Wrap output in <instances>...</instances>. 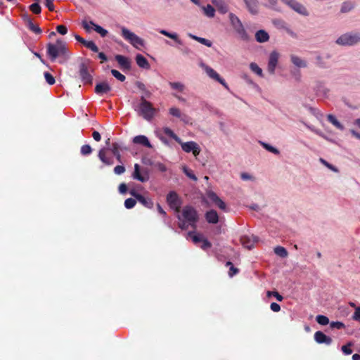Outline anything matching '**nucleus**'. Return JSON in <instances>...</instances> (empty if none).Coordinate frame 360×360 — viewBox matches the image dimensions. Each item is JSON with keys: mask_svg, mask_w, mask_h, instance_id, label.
Wrapping results in <instances>:
<instances>
[{"mask_svg": "<svg viewBox=\"0 0 360 360\" xmlns=\"http://www.w3.org/2000/svg\"><path fill=\"white\" fill-rule=\"evenodd\" d=\"M136 200H136L134 198H131L126 199L125 201H124V206H125V207L127 209H131V208H133L136 205Z\"/></svg>", "mask_w": 360, "mask_h": 360, "instance_id": "c03bdc74", "label": "nucleus"}, {"mask_svg": "<svg viewBox=\"0 0 360 360\" xmlns=\"http://www.w3.org/2000/svg\"><path fill=\"white\" fill-rule=\"evenodd\" d=\"M188 236L191 238L193 242L197 244L202 240V236L201 234H195L194 231H189Z\"/></svg>", "mask_w": 360, "mask_h": 360, "instance_id": "e433bc0d", "label": "nucleus"}, {"mask_svg": "<svg viewBox=\"0 0 360 360\" xmlns=\"http://www.w3.org/2000/svg\"><path fill=\"white\" fill-rule=\"evenodd\" d=\"M132 177L142 183L146 182L149 180V174L147 172L141 174L140 172V166L139 164L134 165V171L132 174Z\"/></svg>", "mask_w": 360, "mask_h": 360, "instance_id": "2eb2a0df", "label": "nucleus"}, {"mask_svg": "<svg viewBox=\"0 0 360 360\" xmlns=\"http://www.w3.org/2000/svg\"><path fill=\"white\" fill-rule=\"evenodd\" d=\"M115 58L123 71L131 70V60L128 58L122 55H116Z\"/></svg>", "mask_w": 360, "mask_h": 360, "instance_id": "ddd939ff", "label": "nucleus"}, {"mask_svg": "<svg viewBox=\"0 0 360 360\" xmlns=\"http://www.w3.org/2000/svg\"><path fill=\"white\" fill-rule=\"evenodd\" d=\"M255 39L257 41L264 43L269 39V35L265 30H260L255 33Z\"/></svg>", "mask_w": 360, "mask_h": 360, "instance_id": "a878e982", "label": "nucleus"}, {"mask_svg": "<svg viewBox=\"0 0 360 360\" xmlns=\"http://www.w3.org/2000/svg\"><path fill=\"white\" fill-rule=\"evenodd\" d=\"M331 328L342 329L345 328V324L340 321H333L330 323Z\"/></svg>", "mask_w": 360, "mask_h": 360, "instance_id": "4d7b16f0", "label": "nucleus"}, {"mask_svg": "<svg viewBox=\"0 0 360 360\" xmlns=\"http://www.w3.org/2000/svg\"><path fill=\"white\" fill-rule=\"evenodd\" d=\"M226 266H229V276L230 277H233L239 272V269L238 268H236L233 266V263L231 262H227L226 263Z\"/></svg>", "mask_w": 360, "mask_h": 360, "instance_id": "4c0bfd02", "label": "nucleus"}, {"mask_svg": "<svg viewBox=\"0 0 360 360\" xmlns=\"http://www.w3.org/2000/svg\"><path fill=\"white\" fill-rule=\"evenodd\" d=\"M354 8V5L350 2H344L341 7L342 13H347L350 11Z\"/></svg>", "mask_w": 360, "mask_h": 360, "instance_id": "de8ad7c7", "label": "nucleus"}, {"mask_svg": "<svg viewBox=\"0 0 360 360\" xmlns=\"http://www.w3.org/2000/svg\"><path fill=\"white\" fill-rule=\"evenodd\" d=\"M245 6L248 11L253 15L258 13V1L257 0H244Z\"/></svg>", "mask_w": 360, "mask_h": 360, "instance_id": "aec40b11", "label": "nucleus"}, {"mask_svg": "<svg viewBox=\"0 0 360 360\" xmlns=\"http://www.w3.org/2000/svg\"><path fill=\"white\" fill-rule=\"evenodd\" d=\"M163 132L170 138L173 139L176 142L178 143H181V139L177 136L175 133L169 127H165L163 128Z\"/></svg>", "mask_w": 360, "mask_h": 360, "instance_id": "2f4dec72", "label": "nucleus"}, {"mask_svg": "<svg viewBox=\"0 0 360 360\" xmlns=\"http://www.w3.org/2000/svg\"><path fill=\"white\" fill-rule=\"evenodd\" d=\"M138 201L146 208L152 209L153 207L154 202L150 198H146L141 195L139 196Z\"/></svg>", "mask_w": 360, "mask_h": 360, "instance_id": "bb28decb", "label": "nucleus"}, {"mask_svg": "<svg viewBox=\"0 0 360 360\" xmlns=\"http://www.w3.org/2000/svg\"><path fill=\"white\" fill-rule=\"evenodd\" d=\"M230 22L233 28L235 30L243 25L241 20L233 13H230L229 15Z\"/></svg>", "mask_w": 360, "mask_h": 360, "instance_id": "cd10ccee", "label": "nucleus"}, {"mask_svg": "<svg viewBox=\"0 0 360 360\" xmlns=\"http://www.w3.org/2000/svg\"><path fill=\"white\" fill-rule=\"evenodd\" d=\"M314 340L319 344L330 345L332 343V338L325 335L321 331H316L314 333Z\"/></svg>", "mask_w": 360, "mask_h": 360, "instance_id": "dca6fc26", "label": "nucleus"}, {"mask_svg": "<svg viewBox=\"0 0 360 360\" xmlns=\"http://www.w3.org/2000/svg\"><path fill=\"white\" fill-rule=\"evenodd\" d=\"M182 216L193 229H196V223L198 220V214L195 208L191 206H186L183 209Z\"/></svg>", "mask_w": 360, "mask_h": 360, "instance_id": "20e7f679", "label": "nucleus"}, {"mask_svg": "<svg viewBox=\"0 0 360 360\" xmlns=\"http://www.w3.org/2000/svg\"><path fill=\"white\" fill-rule=\"evenodd\" d=\"M352 319L360 322V307H356V310L352 316Z\"/></svg>", "mask_w": 360, "mask_h": 360, "instance_id": "0e129e2a", "label": "nucleus"}, {"mask_svg": "<svg viewBox=\"0 0 360 360\" xmlns=\"http://www.w3.org/2000/svg\"><path fill=\"white\" fill-rule=\"evenodd\" d=\"M133 143L135 144H139V145L143 146L148 148H151L153 147L151 143H150L148 139L144 135L136 136L133 139Z\"/></svg>", "mask_w": 360, "mask_h": 360, "instance_id": "6ab92c4d", "label": "nucleus"}, {"mask_svg": "<svg viewBox=\"0 0 360 360\" xmlns=\"http://www.w3.org/2000/svg\"><path fill=\"white\" fill-rule=\"evenodd\" d=\"M111 74L120 82H124V80L126 79L125 76L117 70H111Z\"/></svg>", "mask_w": 360, "mask_h": 360, "instance_id": "a18cd8bd", "label": "nucleus"}, {"mask_svg": "<svg viewBox=\"0 0 360 360\" xmlns=\"http://www.w3.org/2000/svg\"><path fill=\"white\" fill-rule=\"evenodd\" d=\"M316 320L320 325L326 326L329 323V319L327 316L323 315H318Z\"/></svg>", "mask_w": 360, "mask_h": 360, "instance_id": "37998d69", "label": "nucleus"}, {"mask_svg": "<svg viewBox=\"0 0 360 360\" xmlns=\"http://www.w3.org/2000/svg\"><path fill=\"white\" fill-rule=\"evenodd\" d=\"M30 10L34 14H39L41 11L40 5L38 3H34L30 6Z\"/></svg>", "mask_w": 360, "mask_h": 360, "instance_id": "8fccbe9b", "label": "nucleus"}, {"mask_svg": "<svg viewBox=\"0 0 360 360\" xmlns=\"http://www.w3.org/2000/svg\"><path fill=\"white\" fill-rule=\"evenodd\" d=\"M80 153L82 155H89L92 153V148L90 145L85 144L81 147Z\"/></svg>", "mask_w": 360, "mask_h": 360, "instance_id": "a19ab883", "label": "nucleus"}, {"mask_svg": "<svg viewBox=\"0 0 360 360\" xmlns=\"http://www.w3.org/2000/svg\"><path fill=\"white\" fill-rule=\"evenodd\" d=\"M291 62L298 68H305L307 67V63L302 60L300 57L297 56H291Z\"/></svg>", "mask_w": 360, "mask_h": 360, "instance_id": "7c9ffc66", "label": "nucleus"}, {"mask_svg": "<svg viewBox=\"0 0 360 360\" xmlns=\"http://www.w3.org/2000/svg\"><path fill=\"white\" fill-rule=\"evenodd\" d=\"M284 4L288 5L292 10L302 15H308V12L306 8L295 0H281Z\"/></svg>", "mask_w": 360, "mask_h": 360, "instance_id": "0eeeda50", "label": "nucleus"}, {"mask_svg": "<svg viewBox=\"0 0 360 360\" xmlns=\"http://www.w3.org/2000/svg\"><path fill=\"white\" fill-rule=\"evenodd\" d=\"M84 46L94 52H98V48L93 41H86Z\"/></svg>", "mask_w": 360, "mask_h": 360, "instance_id": "49530a36", "label": "nucleus"}, {"mask_svg": "<svg viewBox=\"0 0 360 360\" xmlns=\"http://www.w3.org/2000/svg\"><path fill=\"white\" fill-rule=\"evenodd\" d=\"M169 86L172 89L178 90L181 92L184 89V86L180 82H169Z\"/></svg>", "mask_w": 360, "mask_h": 360, "instance_id": "603ef678", "label": "nucleus"}, {"mask_svg": "<svg viewBox=\"0 0 360 360\" xmlns=\"http://www.w3.org/2000/svg\"><path fill=\"white\" fill-rule=\"evenodd\" d=\"M123 149L127 150L126 148H122L119 143H113L112 144L111 152L115 155L116 160L119 162H122V156L120 154V150Z\"/></svg>", "mask_w": 360, "mask_h": 360, "instance_id": "4be33fe9", "label": "nucleus"}, {"mask_svg": "<svg viewBox=\"0 0 360 360\" xmlns=\"http://www.w3.org/2000/svg\"><path fill=\"white\" fill-rule=\"evenodd\" d=\"M183 172L184 173L191 179L193 180V181H197L198 179L196 177V176L193 174V171L188 168L187 167L184 166L183 167Z\"/></svg>", "mask_w": 360, "mask_h": 360, "instance_id": "ea45409f", "label": "nucleus"}, {"mask_svg": "<svg viewBox=\"0 0 360 360\" xmlns=\"http://www.w3.org/2000/svg\"><path fill=\"white\" fill-rule=\"evenodd\" d=\"M274 252L278 256L285 258L288 256V251L282 246H277L274 248Z\"/></svg>", "mask_w": 360, "mask_h": 360, "instance_id": "c9c22d12", "label": "nucleus"}, {"mask_svg": "<svg viewBox=\"0 0 360 360\" xmlns=\"http://www.w3.org/2000/svg\"><path fill=\"white\" fill-rule=\"evenodd\" d=\"M135 110L138 112L139 115L148 121H150L157 112V109L153 108L152 103L148 101L144 96H141L140 103L138 108H135Z\"/></svg>", "mask_w": 360, "mask_h": 360, "instance_id": "f03ea898", "label": "nucleus"}, {"mask_svg": "<svg viewBox=\"0 0 360 360\" xmlns=\"http://www.w3.org/2000/svg\"><path fill=\"white\" fill-rule=\"evenodd\" d=\"M107 150L105 148L100 149L98 157L105 165L110 166L113 165L114 162L112 158L107 157Z\"/></svg>", "mask_w": 360, "mask_h": 360, "instance_id": "f3484780", "label": "nucleus"}, {"mask_svg": "<svg viewBox=\"0 0 360 360\" xmlns=\"http://www.w3.org/2000/svg\"><path fill=\"white\" fill-rule=\"evenodd\" d=\"M91 25L94 27V30L98 34H101V37H104L107 35L108 31L101 27L100 25H98L95 24L93 21H90Z\"/></svg>", "mask_w": 360, "mask_h": 360, "instance_id": "f704fd0d", "label": "nucleus"}, {"mask_svg": "<svg viewBox=\"0 0 360 360\" xmlns=\"http://www.w3.org/2000/svg\"><path fill=\"white\" fill-rule=\"evenodd\" d=\"M360 41V33H346L336 40V43L342 46H353Z\"/></svg>", "mask_w": 360, "mask_h": 360, "instance_id": "7ed1b4c3", "label": "nucleus"}, {"mask_svg": "<svg viewBox=\"0 0 360 360\" xmlns=\"http://www.w3.org/2000/svg\"><path fill=\"white\" fill-rule=\"evenodd\" d=\"M319 161L324 165L326 166V167H328L329 169L332 170L333 172H338L339 170L338 169L333 166V165L330 164L329 162H328L326 160L323 159V158H320Z\"/></svg>", "mask_w": 360, "mask_h": 360, "instance_id": "3c124183", "label": "nucleus"}, {"mask_svg": "<svg viewBox=\"0 0 360 360\" xmlns=\"http://www.w3.org/2000/svg\"><path fill=\"white\" fill-rule=\"evenodd\" d=\"M167 202L172 209L179 212L181 201L175 191H170L167 195Z\"/></svg>", "mask_w": 360, "mask_h": 360, "instance_id": "423d86ee", "label": "nucleus"}, {"mask_svg": "<svg viewBox=\"0 0 360 360\" xmlns=\"http://www.w3.org/2000/svg\"><path fill=\"white\" fill-rule=\"evenodd\" d=\"M44 75V78L46 79V82L49 85H53L55 84L56 79H55L54 77L51 73H49L48 72H45Z\"/></svg>", "mask_w": 360, "mask_h": 360, "instance_id": "09e8293b", "label": "nucleus"}, {"mask_svg": "<svg viewBox=\"0 0 360 360\" xmlns=\"http://www.w3.org/2000/svg\"><path fill=\"white\" fill-rule=\"evenodd\" d=\"M56 30L62 35H65L68 32V28L63 25H59L56 27Z\"/></svg>", "mask_w": 360, "mask_h": 360, "instance_id": "bf43d9fd", "label": "nucleus"}, {"mask_svg": "<svg viewBox=\"0 0 360 360\" xmlns=\"http://www.w3.org/2000/svg\"><path fill=\"white\" fill-rule=\"evenodd\" d=\"M46 53L51 61H56L58 58L60 63H65L70 58L67 45L62 39H57L54 44L49 43Z\"/></svg>", "mask_w": 360, "mask_h": 360, "instance_id": "f257e3e1", "label": "nucleus"}, {"mask_svg": "<svg viewBox=\"0 0 360 360\" xmlns=\"http://www.w3.org/2000/svg\"><path fill=\"white\" fill-rule=\"evenodd\" d=\"M111 91V87L108 84V82H103L101 83H98L95 86V92L97 94H107L108 92Z\"/></svg>", "mask_w": 360, "mask_h": 360, "instance_id": "412c9836", "label": "nucleus"}, {"mask_svg": "<svg viewBox=\"0 0 360 360\" xmlns=\"http://www.w3.org/2000/svg\"><path fill=\"white\" fill-rule=\"evenodd\" d=\"M271 309L274 312H278L281 310V307L276 302H272L270 305Z\"/></svg>", "mask_w": 360, "mask_h": 360, "instance_id": "774afa93", "label": "nucleus"}, {"mask_svg": "<svg viewBox=\"0 0 360 360\" xmlns=\"http://www.w3.org/2000/svg\"><path fill=\"white\" fill-rule=\"evenodd\" d=\"M234 30L242 40H243V41L249 40V36H248L243 25H242L239 27L235 29Z\"/></svg>", "mask_w": 360, "mask_h": 360, "instance_id": "c756f323", "label": "nucleus"}, {"mask_svg": "<svg viewBox=\"0 0 360 360\" xmlns=\"http://www.w3.org/2000/svg\"><path fill=\"white\" fill-rule=\"evenodd\" d=\"M266 295L269 297L271 296H274L279 302L282 301L283 299V296L280 295L277 291H267Z\"/></svg>", "mask_w": 360, "mask_h": 360, "instance_id": "6e6d98bb", "label": "nucleus"}, {"mask_svg": "<svg viewBox=\"0 0 360 360\" xmlns=\"http://www.w3.org/2000/svg\"><path fill=\"white\" fill-rule=\"evenodd\" d=\"M262 145L268 151L271 152V153H273L274 154H276V155L279 154V150L277 148L270 146L269 144L266 143H262Z\"/></svg>", "mask_w": 360, "mask_h": 360, "instance_id": "5fc2aeb1", "label": "nucleus"}, {"mask_svg": "<svg viewBox=\"0 0 360 360\" xmlns=\"http://www.w3.org/2000/svg\"><path fill=\"white\" fill-rule=\"evenodd\" d=\"M79 75L84 84H92L93 77L89 74L87 66L84 63L79 65Z\"/></svg>", "mask_w": 360, "mask_h": 360, "instance_id": "9d476101", "label": "nucleus"}, {"mask_svg": "<svg viewBox=\"0 0 360 360\" xmlns=\"http://www.w3.org/2000/svg\"><path fill=\"white\" fill-rule=\"evenodd\" d=\"M169 114L174 117H181L182 113L181 112V110L175 107L171 108L169 110Z\"/></svg>", "mask_w": 360, "mask_h": 360, "instance_id": "864d4df0", "label": "nucleus"}, {"mask_svg": "<svg viewBox=\"0 0 360 360\" xmlns=\"http://www.w3.org/2000/svg\"><path fill=\"white\" fill-rule=\"evenodd\" d=\"M25 21L27 28L30 31L34 32L35 34H38L41 33V32H42L41 29L37 25L34 24V22H32V20L30 17L27 16L25 18Z\"/></svg>", "mask_w": 360, "mask_h": 360, "instance_id": "5701e85b", "label": "nucleus"}, {"mask_svg": "<svg viewBox=\"0 0 360 360\" xmlns=\"http://www.w3.org/2000/svg\"><path fill=\"white\" fill-rule=\"evenodd\" d=\"M122 36L136 49L144 45V41L141 38L124 27H122Z\"/></svg>", "mask_w": 360, "mask_h": 360, "instance_id": "39448f33", "label": "nucleus"}, {"mask_svg": "<svg viewBox=\"0 0 360 360\" xmlns=\"http://www.w3.org/2000/svg\"><path fill=\"white\" fill-rule=\"evenodd\" d=\"M155 167L156 169H158L159 171H160L162 172H165L167 169V168L165 166V165H164L163 163H161V162H157L155 165Z\"/></svg>", "mask_w": 360, "mask_h": 360, "instance_id": "69168bd1", "label": "nucleus"}, {"mask_svg": "<svg viewBox=\"0 0 360 360\" xmlns=\"http://www.w3.org/2000/svg\"><path fill=\"white\" fill-rule=\"evenodd\" d=\"M136 62L137 65L142 68L148 70L150 66L147 59L141 54H137L136 56Z\"/></svg>", "mask_w": 360, "mask_h": 360, "instance_id": "393cba45", "label": "nucleus"}, {"mask_svg": "<svg viewBox=\"0 0 360 360\" xmlns=\"http://www.w3.org/2000/svg\"><path fill=\"white\" fill-rule=\"evenodd\" d=\"M207 198L214 204L216 207L223 211H226V203L212 191H208L206 193Z\"/></svg>", "mask_w": 360, "mask_h": 360, "instance_id": "6e6552de", "label": "nucleus"}, {"mask_svg": "<svg viewBox=\"0 0 360 360\" xmlns=\"http://www.w3.org/2000/svg\"><path fill=\"white\" fill-rule=\"evenodd\" d=\"M205 218L209 224H217L219 221V215L216 210H210L205 214Z\"/></svg>", "mask_w": 360, "mask_h": 360, "instance_id": "a211bd4d", "label": "nucleus"}, {"mask_svg": "<svg viewBox=\"0 0 360 360\" xmlns=\"http://www.w3.org/2000/svg\"><path fill=\"white\" fill-rule=\"evenodd\" d=\"M82 27L86 30L87 32H90L92 27H94L91 23L90 21L88 22L86 20H83L82 22Z\"/></svg>", "mask_w": 360, "mask_h": 360, "instance_id": "052dcab7", "label": "nucleus"}, {"mask_svg": "<svg viewBox=\"0 0 360 360\" xmlns=\"http://www.w3.org/2000/svg\"><path fill=\"white\" fill-rule=\"evenodd\" d=\"M258 241V239L257 237L254 236L253 235L251 236H242L240 237V242L243 246L247 249L250 250L253 248L254 244Z\"/></svg>", "mask_w": 360, "mask_h": 360, "instance_id": "4468645a", "label": "nucleus"}, {"mask_svg": "<svg viewBox=\"0 0 360 360\" xmlns=\"http://www.w3.org/2000/svg\"><path fill=\"white\" fill-rule=\"evenodd\" d=\"M179 144L181 145V148L184 151H185L186 153L192 152L195 156L198 155L200 152V148L199 146L194 141H188L186 143H183L181 141V143Z\"/></svg>", "mask_w": 360, "mask_h": 360, "instance_id": "1a4fd4ad", "label": "nucleus"}, {"mask_svg": "<svg viewBox=\"0 0 360 360\" xmlns=\"http://www.w3.org/2000/svg\"><path fill=\"white\" fill-rule=\"evenodd\" d=\"M328 120L333 124L336 128L343 130L344 127L343 125L336 119V117L333 115H328L327 116Z\"/></svg>", "mask_w": 360, "mask_h": 360, "instance_id": "473e14b6", "label": "nucleus"}, {"mask_svg": "<svg viewBox=\"0 0 360 360\" xmlns=\"http://www.w3.org/2000/svg\"><path fill=\"white\" fill-rule=\"evenodd\" d=\"M352 346V343L351 342H349L347 343V345H343L342 347V352L345 354H351L352 353V350L350 349Z\"/></svg>", "mask_w": 360, "mask_h": 360, "instance_id": "13d9d810", "label": "nucleus"}, {"mask_svg": "<svg viewBox=\"0 0 360 360\" xmlns=\"http://www.w3.org/2000/svg\"><path fill=\"white\" fill-rule=\"evenodd\" d=\"M201 242L202 245L200 247L202 250H207V248L212 247L211 243L207 239L202 238V240H201Z\"/></svg>", "mask_w": 360, "mask_h": 360, "instance_id": "e2e57ef3", "label": "nucleus"}, {"mask_svg": "<svg viewBox=\"0 0 360 360\" xmlns=\"http://www.w3.org/2000/svg\"><path fill=\"white\" fill-rule=\"evenodd\" d=\"M188 36L191 39H193L200 42V44H202L203 45L207 46V47H210L212 46V42L210 40H208V39H207L205 38L199 37H197V36L193 35L192 34H189Z\"/></svg>", "mask_w": 360, "mask_h": 360, "instance_id": "72a5a7b5", "label": "nucleus"}, {"mask_svg": "<svg viewBox=\"0 0 360 360\" xmlns=\"http://www.w3.org/2000/svg\"><path fill=\"white\" fill-rule=\"evenodd\" d=\"M278 53L276 51H272L270 53L268 62V71L271 75L275 72V69L278 61Z\"/></svg>", "mask_w": 360, "mask_h": 360, "instance_id": "f8f14e48", "label": "nucleus"}, {"mask_svg": "<svg viewBox=\"0 0 360 360\" xmlns=\"http://www.w3.org/2000/svg\"><path fill=\"white\" fill-rule=\"evenodd\" d=\"M202 8L205 14L207 16L210 18H213L214 16L215 10L211 5L208 4L206 6H204Z\"/></svg>", "mask_w": 360, "mask_h": 360, "instance_id": "58836bf2", "label": "nucleus"}, {"mask_svg": "<svg viewBox=\"0 0 360 360\" xmlns=\"http://www.w3.org/2000/svg\"><path fill=\"white\" fill-rule=\"evenodd\" d=\"M212 3L217 8L219 13L225 14L228 12L229 8L227 4L224 0H211Z\"/></svg>", "mask_w": 360, "mask_h": 360, "instance_id": "b1692460", "label": "nucleus"}, {"mask_svg": "<svg viewBox=\"0 0 360 360\" xmlns=\"http://www.w3.org/2000/svg\"><path fill=\"white\" fill-rule=\"evenodd\" d=\"M125 170V167L123 165H117L114 168V172L117 175L124 173Z\"/></svg>", "mask_w": 360, "mask_h": 360, "instance_id": "680f3d73", "label": "nucleus"}, {"mask_svg": "<svg viewBox=\"0 0 360 360\" xmlns=\"http://www.w3.org/2000/svg\"><path fill=\"white\" fill-rule=\"evenodd\" d=\"M159 32L160 34L174 40L177 44H182V41L181 39H179L178 34L176 33H171L165 30H160L159 31Z\"/></svg>", "mask_w": 360, "mask_h": 360, "instance_id": "c85d7f7f", "label": "nucleus"}, {"mask_svg": "<svg viewBox=\"0 0 360 360\" xmlns=\"http://www.w3.org/2000/svg\"><path fill=\"white\" fill-rule=\"evenodd\" d=\"M118 190H119V192L122 194L126 193L127 191V186L126 184H124V183L120 184L118 187Z\"/></svg>", "mask_w": 360, "mask_h": 360, "instance_id": "338daca9", "label": "nucleus"}, {"mask_svg": "<svg viewBox=\"0 0 360 360\" xmlns=\"http://www.w3.org/2000/svg\"><path fill=\"white\" fill-rule=\"evenodd\" d=\"M205 70L207 75L212 79L217 81L221 84H222L225 88L228 89V85L226 83L225 80L222 79L219 75L212 68L209 66H205Z\"/></svg>", "mask_w": 360, "mask_h": 360, "instance_id": "9b49d317", "label": "nucleus"}, {"mask_svg": "<svg viewBox=\"0 0 360 360\" xmlns=\"http://www.w3.org/2000/svg\"><path fill=\"white\" fill-rule=\"evenodd\" d=\"M250 68L257 75L260 77L263 76L262 70L255 63H251L250 65Z\"/></svg>", "mask_w": 360, "mask_h": 360, "instance_id": "79ce46f5", "label": "nucleus"}]
</instances>
